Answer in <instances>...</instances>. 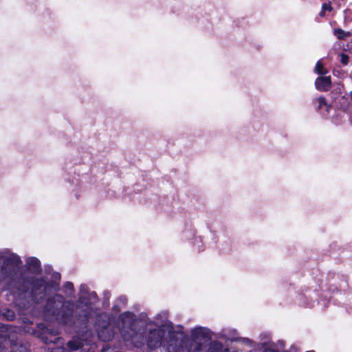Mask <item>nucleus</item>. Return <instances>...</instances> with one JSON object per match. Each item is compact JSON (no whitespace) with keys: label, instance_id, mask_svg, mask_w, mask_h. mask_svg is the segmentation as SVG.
Masks as SVG:
<instances>
[{"label":"nucleus","instance_id":"f257e3e1","mask_svg":"<svg viewBox=\"0 0 352 352\" xmlns=\"http://www.w3.org/2000/svg\"><path fill=\"white\" fill-rule=\"evenodd\" d=\"M78 302L86 309H79L74 317L75 305L72 300H65L61 294H55L47 299L43 307V316L47 320L56 321L63 325H73L78 333L86 331L91 316V304L88 298L80 296Z\"/></svg>","mask_w":352,"mask_h":352},{"label":"nucleus","instance_id":"f03ea898","mask_svg":"<svg viewBox=\"0 0 352 352\" xmlns=\"http://www.w3.org/2000/svg\"><path fill=\"white\" fill-rule=\"evenodd\" d=\"M192 340L196 346L192 349L193 341L181 331H168L167 349L168 352H201L203 344L198 342L201 340L206 342L211 340V336L207 329L203 327L195 328L191 333ZM206 352H223V345L218 340L211 341Z\"/></svg>","mask_w":352,"mask_h":352},{"label":"nucleus","instance_id":"7ed1b4c3","mask_svg":"<svg viewBox=\"0 0 352 352\" xmlns=\"http://www.w3.org/2000/svg\"><path fill=\"white\" fill-rule=\"evenodd\" d=\"M30 276L24 275L21 273L19 275L9 279L5 285V289L8 290L12 296L23 298L28 293Z\"/></svg>","mask_w":352,"mask_h":352},{"label":"nucleus","instance_id":"20e7f679","mask_svg":"<svg viewBox=\"0 0 352 352\" xmlns=\"http://www.w3.org/2000/svg\"><path fill=\"white\" fill-rule=\"evenodd\" d=\"M21 263V258L15 254L5 257L0 267V283L15 276Z\"/></svg>","mask_w":352,"mask_h":352},{"label":"nucleus","instance_id":"39448f33","mask_svg":"<svg viewBox=\"0 0 352 352\" xmlns=\"http://www.w3.org/2000/svg\"><path fill=\"white\" fill-rule=\"evenodd\" d=\"M57 285L56 281H46L43 278H38L30 276V294L36 303L45 298L47 289L55 287Z\"/></svg>","mask_w":352,"mask_h":352},{"label":"nucleus","instance_id":"423d86ee","mask_svg":"<svg viewBox=\"0 0 352 352\" xmlns=\"http://www.w3.org/2000/svg\"><path fill=\"white\" fill-rule=\"evenodd\" d=\"M120 319L123 340L134 342V336L137 333L135 315L131 311H124L120 316Z\"/></svg>","mask_w":352,"mask_h":352},{"label":"nucleus","instance_id":"0eeeda50","mask_svg":"<svg viewBox=\"0 0 352 352\" xmlns=\"http://www.w3.org/2000/svg\"><path fill=\"white\" fill-rule=\"evenodd\" d=\"M166 331L164 328L158 327L149 329L146 336V345L150 350H154L162 346Z\"/></svg>","mask_w":352,"mask_h":352},{"label":"nucleus","instance_id":"6e6552de","mask_svg":"<svg viewBox=\"0 0 352 352\" xmlns=\"http://www.w3.org/2000/svg\"><path fill=\"white\" fill-rule=\"evenodd\" d=\"M67 346L71 351L80 349L81 352H94V349L91 345L88 344L86 340L80 338L69 340L67 343Z\"/></svg>","mask_w":352,"mask_h":352},{"label":"nucleus","instance_id":"1a4fd4ad","mask_svg":"<svg viewBox=\"0 0 352 352\" xmlns=\"http://www.w3.org/2000/svg\"><path fill=\"white\" fill-rule=\"evenodd\" d=\"M25 267L28 272L34 275H38L42 271L41 261L36 257H29L26 260Z\"/></svg>","mask_w":352,"mask_h":352},{"label":"nucleus","instance_id":"9d476101","mask_svg":"<svg viewBox=\"0 0 352 352\" xmlns=\"http://www.w3.org/2000/svg\"><path fill=\"white\" fill-rule=\"evenodd\" d=\"M316 111L322 114H328L331 109V105L329 104L324 96H320L315 98L313 101Z\"/></svg>","mask_w":352,"mask_h":352},{"label":"nucleus","instance_id":"9b49d317","mask_svg":"<svg viewBox=\"0 0 352 352\" xmlns=\"http://www.w3.org/2000/svg\"><path fill=\"white\" fill-rule=\"evenodd\" d=\"M331 76H319L316 79L315 87L320 91H327L331 87Z\"/></svg>","mask_w":352,"mask_h":352},{"label":"nucleus","instance_id":"f8f14e48","mask_svg":"<svg viewBox=\"0 0 352 352\" xmlns=\"http://www.w3.org/2000/svg\"><path fill=\"white\" fill-rule=\"evenodd\" d=\"M350 96L347 94L342 96L338 102V107L344 112H346L351 105Z\"/></svg>","mask_w":352,"mask_h":352},{"label":"nucleus","instance_id":"ddd939ff","mask_svg":"<svg viewBox=\"0 0 352 352\" xmlns=\"http://www.w3.org/2000/svg\"><path fill=\"white\" fill-rule=\"evenodd\" d=\"M98 338L102 341L107 342L113 338V333L107 329H104L98 332Z\"/></svg>","mask_w":352,"mask_h":352},{"label":"nucleus","instance_id":"4468645a","mask_svg":"<svg viewBox=\"0 0 352 352\" xmlns=\"http://www.w3.org/2000/svg\"><path fill=\"white\" fill-rule=\"evenodd\" d=\"M333 34L339 40H344L346 37H349L351 36V33L350 32H345L341 28H335L333 30Z\"/></svg>","mask_w":352,"mask_h":352},{"label":"nucleus","instance_id":"2eb2a0df","mask_svg":"<svg viewBox=\"0 0 352 352\" xmlns=\"http://www.w3.org/2000/svg\"><path fill=\"white\" fill-rule=\"evenodd\" d=\"M315 72L320 75H325L328 73V70L324 67L320 60H318L315 67Z\"/></svg>","mask_w":352,"mask_h":352},{"label":"nucleus","instance_id":"dca6fc26","mask_svg":"<svg viewBox=\"0 0 352 352\" xmlns=\"http://www.w3.org/2000/svg\"><path fill=\"white\" fill-rule=\"evenodd\" d=\"M3 316L6 318L7 320L12 321L15 318V314L12 310L7 309L3 313Z\"/></svg>","mask_w":352,"mask_h":352},{"label":"nucleus","instance_id":"f3484780","mask_svg":"<svg viewBox=\"0 0 352 352\" xmlns=\"http://www.w3.org/2000/svg\"><path fill=\"white\" fill-rule=\"evenodd\" d=\"M339 56L340 57V63L342 65L346 66L349 63V56L345 53H341Z\"/></svg>","mask_w":352,"mask_h":352},{"label":"nucleus","instance_id":"a211bd4d","mask_svg":"<svg viewBox=\"0 0 352 352\" xmlns=\"http://www.w3.org/2000/svg\"><path fill=\"white\" fill-rule=\"evenodd\" d=\"M16 349H13L14 352H31L29 348L23 344H21L19 346L16 345Z\"/></svg>","mask_w":352,"mask_h":352},{"label":"nucleus","instance_id":"6ab92c4d","mask_svg":"<svg viewBox=\"0 0 352 352\" xmlns=\"http://www.w3.org/2000/svg\"><path fill=\"white\" fill-rule=\"evenodd\" d=\"M333 7L331 6V2L329 1L327 3H324L322 5V10L324 11L331 12L333 10Z\"/></svg>","mask_w":352,"mask_h":352},{"label":"nucleus","instance_id":"aec40b11","mask_svg":"<svg viewBox=\"0 0 352 352\" xmlns=\"http://www.w3.org/2000/svg\"><path fill=\"white\" fill-rule=\"evenodd\" d=\"M52 278L54 280L52 281H56V283L58 284L54 288L57 287L59 285V281L60 280L61 276L60 274L58 272H55L52 274Z\"/></svg>","mask_w":352,"mask_h":352},{"label":"nucleus","instance_id":"412c9836","mask_svg":"<svg viewBox=\"0 0 352 352\" xmlns=\"http://www.w3.org/2000/svg\"><path fill=\"white\" fill-rule=\"evenodd\" d=\"M65 287L66 289L73 290V289H74V285H73V283H71V282H67V283L65 284Z\"/></svg>","mask_w":352,"mask_h":352},{"label":"nucleus","instance_id":"4be33fe9","mask_svg":"<svg viewBox=\"0 0 352 352\" xmlns=\"http://www.w3.org/2000/svg\"><path fill=\"white\" fill-rule=\"evenodd\" d=\"M264 352H279V351L274 349L268 348V349H266ZM306 352H316V351L314 350H311V351H307Z\"/></svg>","mask_w":352,"mask_h":352},{"label":"nucleus","instance_id":"5701e85b","mask_svg":"<svg viewBox=\"0 0 352 352\" xmlns=\"http://www.w3.org/2000/svg\"><path fill=\"white\" fill-rule=\"evenodd\" d=\"M90 297L93 298L96 301H98V299H99L96 292H91V294H90Z\"/></svg>","mask_w":352,"mask_h":352},{"label":"nucleus","instance_id":"b1692460","mask_svg":"<svg viewBox=\"0 0 352 352\" xmlns=\"http://www.w3.org/2000/svg\"><path fill=\"white\" fill-rule=\"evenodd\" d=\"M325 12H326V11H324V10H322V9H321V10L320 11V12H319V14H319V16H320V17H324V16H325V15H326Z\"/></svg>","mask_w":352,"mask_h":352},{"label":"nucleus","instance_id":"393cba45","mask_svg":"<svg viewBox=\"0 0 352 352\" xmlns=\"http://www.w3.org/2000/svg\"><path fill=\"white\" fill-rule=\"evenodd\" d=\"M42 340L44 341L45 343L47 344L49 342L47 340V338L43 337Z\"/></svg>","mask_w":352,"mask_h":352},{"label":"nucleus","instance_id":"a878e982","mask_svg":"<svg viewBox=\"0 0 352 352\" xmlns=\"http://www.w3.org/2000/svg\"><path fill=\"white\" fill-rule=\"evenodd\" d=\"M38 327L40 329H43V327H45V325H44L43 323H40L39 324H38Z\"/></svg>","mask_w":352,"mask_h":352},{"label":"nucleus","instance_id":"bb28decb","mask_svg":"<svg viewBox=\"0 0 352 352\" xmlns=\"http://www.w3.org/2000/svg\"><path fill=\"white\" fill-rule=\"evenodd\" d=\"M119 300H122V301L123 300V302H124V301H125V300H126V298H125V297H123V296H121V297H120Z\"/></svg>","mask_w":352,"mask_h":352},{"label":"nucleus","instance_id":"cd10ccee","mask_svg":"<svg viewBox=\"0 0 352 352\" xmlns=\"http://www.w3.org/2000/svg\"><path fill=\"white\" fill-rule=\"evenodd\" d=\"M144 343L142 342H140V345H136V346L138 347H140L142 345H143Z\"/></svg>","mask_w":352,"mask_h":352},{"label":"nucleus","instance_id":"c85d7f7f","mask_svg":"<svg viewBox=\"0 0 352 352\" xmlns=\"http://www.w3.org/2000/svg\"><path fill=\"white\" fill-rule=\"evenodd\" d=\"M349 96H350V100H352V91L350 93Z\"/></svg>","mask_w":352,"mask_h":352}]
</instances>
